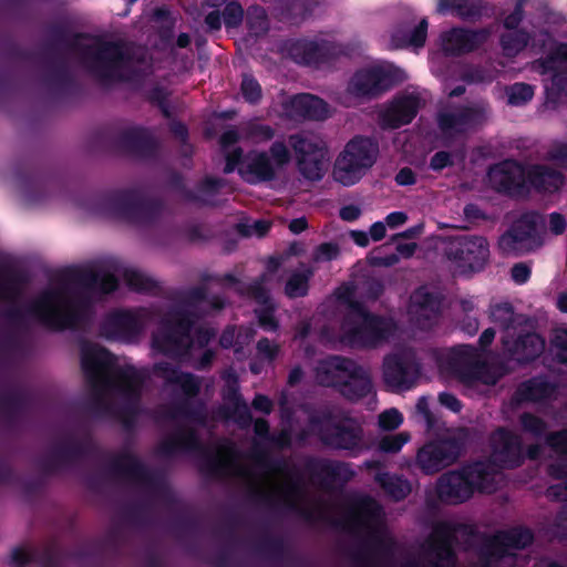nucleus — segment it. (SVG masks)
I'll return each mask as SVG.
<instances>
[{"mask_svg":"<svg viewBox=\"0 0 567 567\" xmlns=\"http://www.w3.org/2000/svg\"><path fill=\"white\" fill-rule=\"evenodd\" d=\"M317 381L327 386H338L350 400H357L372 392L369 373L344 357H329L316 369Z\"/></svg>","mask_w":567,"mask_h":567,"instance_id":"obj_8","label":"nucleus"},{"mask_svg":"<svg viewBox=\"0 0 567 567\" xmlns=\"http://www.w3.org/2000/svg\"><path fill=\"white\" fill-rule=\"evenodd\" d=\"M497 357H439L440 372L465 384H495L506 373Z\"/></svg>","mask_w":567,"mask_h":567,"instance_id":"obj_10","label":"nucleus"},{"mask_svg":"<svg viewBox=\"0 0 567 567\" xmlns=\"http://www.w3.org/2000/svg\"><path fill=\"white\" fill-rule=\"evenodd\" d=\"M489 316L491 320L504 330L514 328L515 324H520V319L523 318L522 315L515 313L514 306L508 301L492 305Z\"/></svg>","mask_w":567,"mask_h":567,"instance_id":"obj_45","label":"nucleus"},{"mask_svg":"<svg viewBox=\"0 0 567 567\" xmlns=\"http://www.w3.org/2000/svg\"><path fill=\"white\" fill-rule=\"evenodd\" d=\"M495 330L493 328L485 329L478 338V347L476 349L471 344H457L449 349L446 354H496L489 350L495 339Z\"/></svg>","mask_w":567,"mask_h":567,"instance_id":"obj_48","label":"nucleus"},{"mask_svg":"<svg viewBox=\"0 0 567 567\" xmlns=\"http://www.w3.org/2000/svg\"><path fill=\"white\" fill-rule=\"evenodd\" d=\"M158 316L157 307L116 310L105 318L101 331L109 340L135 344L140 342L145 327Z\"/></svg>","mask_w":567,"mask_h":567,"instance_id":"obj_11","label":"nucleus"},{"mask_svg":"<svg viewBox=\"0 0 567 567\" xmlns=\"http://www.w3.org/2000/svg\"><path fill=\"white\" fill-rule=\"evenodd\" d=\"M540 216L536 212L522 214L498 240L504 255L520 256L540 246L537 227Z\"/></svg>","mask_w":567,"mask_h":567,"instance_id":"obj_18","label":"nucleus"},{"mask_svg":"<svg viewBox=\"0 0 567 567\" xmlns=\"http://www.w3.org/2000/svg\"><path fill=\"white\" fill-rule=\"evenodd\" d=\"M16 177L29 204H38L43 200L47 188V181L39 169L31 162L19 165Z\"/></svg>","mask_w":567,"mask_h":567,"instance_id":"obj_32","label":"nucleus"},{"mask_svg":"<svg viewBox=\"0 0 567 567\" xmlns=\"http://www.w3.org/2000/svg\"><path fill=\"white\" fill-rule=\"evenodd\" d=\"M256 333V328L252 324L236 326V349L234 354H243L244 349L255 340Z\"/></svg>","mask_w":567,"mask_h":567,"instance_id":"obj_60","label":"nucleus"},{"mask_svg":"<svg viewBox=\"0 0 567 567\" xmlns=\"http://www.w3.org/2000/svg\"><path fill=\"white\" fill-rule=\"evenodd\" d=\"M555 392L553 385L543 379H533L523 383L516 391L515 398L518 402H537L550 398Z\"/></svg>","mask_w":567,"mask_h":567,"instance_id":"obj_42","label":"nucleus"},{"mask_svg":"<svg viewBox=\"0 0 567 567\" xmlns=\"http://www.w3.org/2000/svg\"><path fill=\"white\" fill-rule=\"evenodd\" d=\"M291 162V153L284 141H275L268 152L249 151L246 163L238 168V175L249 185L272 182L277 169L285 168Z\"/></svg>","mask_w":567,"mask_h":567,"instance_id":"obj_13","label":"nucleus"},{"mask_svg":"<svg viewBox=\"0 0 567 567\" xmlns=\"http://www.w3.org/2000/svg\"><path fill=\"white\" fill-rule=\"evenodd\" d=\"M444 257L471 271L482 270L489 258V245L478 235H451L441 240Z\"/></svg>","mask_w":567,"mask_h":567,"instance_id":"obj_15","label":"nucleus"},{"mask_svg":"<svg viewBox=\"0 0 567 567\" xmlns=\"http://www.w3.org/2000/svg\"><path fill=\"white\" fill-rule=\"evenodd\" d=\"M481 112L472 106H460L454 111L440 112L437 125L444 134H462L480 121Z\"/></svg>","mask_w":567,"mask_h":567,"instance_id":"obj_33","label":"nucleus"},{"mask_svg":"<svg viewBox=\"0 0 567 567\" xmlns=\"http://www.w3.org/2000/svg\"><path fill=\"white\" fill-rule=\"evenodd\" d=\"M123 279L128 289L135 292L156 295L159 290L157 281L135 269H125Z\"/></svg>","mask_w":567,"mask_h":567,"instance_id":"obj_46","label":"nucleus"},{"mask_svg":"<svg viewBox=\"0 0 567 567\" xmlns=\"http://www.w3.org/2000/svg\"><path fill=\"white\" fill-rule=\"evenodd\" d=\"M532 39L526 29L508 30L499 37L501 48L506 56H516L526 49Z\"/></svg>","mask_w":567,"mask_h":567,"instance_id":"obj_44","label":"nucleus"},{"mask_svg":"<svg viewBox=\"0 0 567 567\" xmlns=\"http://www.w3.org/2000/svg\"><path fill=\"white\" fill-rule=\"evenodd\" d=\"M349 308L342 326L352 346L374 348L394 334L396 324L392 319L369 312L360 301H351Z\"/></svg>","mask_w":567,"mask_h":567,"instance_id":"obj_7","label":"nucleus"},{"mask_svg":"<svg viewBox=\"0 0 567 567\" xmlns=\"http://www.w3.org/2000/svg\"><path fill=\"white\" fill-rule=\"evenodd\" d=\"M526 171L518 161L505 159L489 166L487 179L491 187L499 194L522 196L528 194Z\"/></svg>","mask_w":567,"mask_h":567,"instance_id":"obj_21","label":"nucleus"},{"mask_svg":"<svg viewBox=\"0 0 567 567\" xmlns=\"http://www.w3.org/2000/svg\"><path fill=\"white\" fill-rule=\"evenodd\" d=\"M311 277L312 271L310 269L291 274L285 285V295L290 299L306 297L309 292Z\"/></svg>","mask_w":567,"mask_h":567,"instance_id":"obj_50","label":"nucleus"},{"mask_svg":"<svg viewBox=\"0 0 567 567\" xmlns=\"http://www.w3.org/2000/svg\"><path fill=\"white\" fill-rule=\"evenodd\" d=\"M40 58L47 69L43 82L50 89L60 94H70L79 90L80 85L64 55L48 51L40 54Z\"/></svg>","mask_w":567,"mask_h":567,"instance_id":"obj_27","label":"nucleus"},{"mask_svg":"<svg viewBox=\"0 0 567 567\" xmlns=\"http://www.w3.org/2000/svg\"><path fill=\"white\" fill-rule=\"evenodd\" d=\"M166 378L169 382L178 384L186 395H194L199 389L197 380L192 374L172 370Z\"/></svg>","mask_w":567,"mask_h":567,"instance_id":"obj_56","label":"nucleus"},{"mask_svg":"<svg viewBox=\"0 0 567 567\" xmlns=\"http://www.w3.org/2000/svg\"><path fill=\"white\" fill-rule=\"evenodd\" d=\"M50 44L41 54L51 51L53 54H61L56 45H63L68 50L79 54L87 71L103 86H110L116 82L124 81L121 73L123 63L130 61L131 56L122 41H107L96 38L92 44H84L82 40L91 35L84 32L72 33L63 24H53L49 29Z\"/></svg>","mask_w":567,"mask_h":567,"instance_id":"obj_3","label":"nucleus"},{"mask_svg":"<svg viewBox=\"0 0 567 567\" xmlns=\"http://www.w3.org/2000/svg\"><path fill=\"white\" fill-rule=\"evenodd\" d=\"M546 340L534 331L520 332L508 354H545Z\"/></svg>","mask_w":567,"mask_h":567,"instance_id":"obj_43","label":"nucleus"},{"mask_svg":"<svg viewBox=\"0 0 567 567\" xmlns=\"http://www.w3.org/2000/svg\"><path fill=\"white\" fill-rule=\"evenodd\" d=\"M313 6L309 0H272L271 14L281 23L300 25L312 14Z\"/></svg>","mask_w":567,"mask_h":567,"instance_id":"obj_34","label":"nucleus"},{"mask_svg":"<svg viewBox=\"0 0 567 567\" xmlns=\"http://www.w3.org/2000/svg\"><path fill=\"white\" fill-rule=\"evenodd\" d=\"M532 540L533 535L528 529L513 528L497 533L491 543L487 566L514 567L516 564L514 550L526 547Z\"/></svg>","mask_w":567,"mask_h":567,"instance_id":"obj_22","label":"nucleus"},{"mask_svg":"<svg viewBox=\"0 0 567 567\" xmlns=\"http://www.w3.org/2000/svg\"><path fill=\"white\" fill-rule=\"evenodd\" d=\"M217 336V331L212 327H198L194 328L192 331V350L198 349L203 350L209 346V343L215 340Z\"/></svg>","mask_w":567,"mask_h":567,"instance_id":"obj_59","label":"nucleus"},{"mask_svg":"<svg viewBox=\"0 0 567 567\" xmlns=\"http://www.w3.org/2000/svg\"><path fill=\"white\" fill-rule=\"evenodd\" d=\"M534 70L542 75L549 74L545 84L546 102L553 106L567 99V42L553 47L545 56L534 61Z\"/></svg>","mask_w":567,"mask_h":567,"instance_id":"obj_16","label":"nucleus"},{"mask_svg":"<svg viewBox=\"0 0 567 567\" xmlns=\"http://www.w3.org/2000/svg\"><path fill=\"white\" fill-rule=\"evenodd\" d=\"M453 536L454 528L447 523H440L434 528L429 546L431 555H433L437 560V567H453Z\"/></svg>","mask_w":567,"mask_h":567,"instance_id":"obj_36","label":"nucleus"},{"mask_svg":"<svg viewBox=\"0 0 567 567\" xmlns=\"http://www.w3.org/2000/svg\"><path fill=\"white\" fill-rule=\"evenodd\" d=\"M240 92L244 100L252 105L260 102L262 97L261 85L251 74H244L240 83Z\"/></svg>","mask_w":567,"mask_h":567,"instance_id":"obj_55","label":"nucleus"},{"mask_svg":"<svg viewBox=\"0 0 567 567\" xmlns=\"http://www.w3.org/2000/svg\"><path fill=\"white\" fill-rule=\"evenodd\" d=\"M547 156L551 162L567 169V142H554L547 152Z\"/></svg>","mask_w":567,"mask_h":567,"instance_id":"obj_64","label":"nucleus"},{"mask_svg":"<svg viewBox=\"0 0 567 567\" xmlns=\"http://www.w3.org/2000/svg\"><path fill=\"white\" fill-rule=\"evenodd\" d=\"M29 282L28 271L14 267L9 261H0V299L14 300Z\"/></svg>","mask_w":567,"mask_h":567,"instance_id":"obj_37","label":"nucleus"},{"mask_svg":"<svg viewBox=\"0 0 567 567\" xmlns=\"http://www.w3.org/2000/svg\"><path fill=\"white\" fill-rule=\"evenodd\" d=\"M214 466L225 475L241 477L257 495L281 502L309 516H328L321 506L315 513L308 511L307 492L299 478L282 468L274 467L265 457H244L229 442L219 446Z\"/></svg>","mask_w":567,"mask_h":567,"instance_id":"obj_2","label":"nucleus"},{"mask_svg":"<svg viewBox=\"0 0 567 567\" xmlns=\"http://www.w3.org/2000/svg\"><path fill=\"white\" fill-rule=\"evenodd\" d=\"M225 184L223 178L206 176L196 185V189L186 192V200L203 206H216L215 197L220 193Z\"/></svg>","mask_w":567,"mask_h":567,"instance_id":"obj_41","label":"nucleus"},{"mask_svg":"<svg viewBox=\"0 0 567 567\" xmlns=\"http://www.w3.org/2000/svg\"><path fill=\"white\" fill-rule=\"evenodd\" d=\"M112 357H83L82 368L87 379L99 389L116 388L133 393L142 385L144 375L141 371L128 367L118 369Z\"/></svg>","mask_w":567,"mask_h":567,"instance_id":"obj_12","label":"nucleus"},{"mask_svg":"<svg viewBox=\"0 0 567 567\" xmlns=\"http://www.w3.org/2000/svg\"><path fill=\"white\" fill-rule=\"evenodd\" d=\"M382 378L389 391H406L416 384L420 378V367L413 357H385Z\"/></svg>","mask_w":567,"mask_h":567,"instance_id":"obj_25","label":"nucleus"},{"mask_svg":"<svg viewBox=\"0 0 567 567\" xmlns=\"http://www.w3.org/2000/svg\"><path fill=\"white\" fill-rule=\"evenodd\" d=\"M151 334V347L156 354H192V331L197 316L182 305L171 306L158 316Z\"/></svg>","mask_w":567,"mask_h":567,"instance_id":"obj_6","label":"nucleus"},{"mask_svg":"<svg viewBox=\"0 0 567 567\" xmlns=\"http://www.w3.org/2000/svg\"><path fill=\"white\" fill-rule=\"evenodd\" d=\"M267 277L265 274L260 275L251 282L238 289L241 296L252 299L258 306L267 305L274 299L271 298L269 289L265 286Z\"/></svg>","mask_w":567,"mask_h":567,"instance_id":"obj_49","label":"nucleus"},{"mask_svg":"<svg viewBox=\"0 0 567 567\" xmlns=\"http://www.w3.org/2000/svg\"><path fill=\"white\" fill-rule=\"evenodd\" d=\"M486 9L483 0H437L436 11L440 14H452L463 21L481 20Z\"/></svg>","mask_w":567,"mask_h":567,"instance_id":"obj_38","label":"nucleus"},{"mask_svg":"<svg viewBox=\"0 0 567 567\" xmlns=\"http://www.w3.org/2000/svg\"><path fill=\"white\" fill-rule=\"evenodd\" d=\"M499 477L495 464L480 462L443 474L436 483V493L442 502L460 504L471 498L475 491L494 492Z\"/></svg>","mask_w":567,"mask_h":567,"instance_id":"obj_5","label":"nucleus"},{"mask_svg":"<svg viewBox=\"0 0 567 567\" xmlns=\"http://www.w3.org/2000/svg\"><path fill=\"white\" fill-rule=\"evenodd\" d=\"M409 441H410V434L406 432H401L398 434L384 436L380 441L379 447L381 451L386 452V453H396Z\"/></svg>","mask_w":567,"mask_h":567,"instance_id":"obj_61","label":"nucleus"},{"mask_svg":"<svg viewBox=\"0 0 567 567\" xmlns=\"http://www.w3.org/2000/svg\"><path fill=\"white\" fill-rule=\"evenodd\" d=\"M115 145L118 150L141 159L156 157L158 153V142L145 127H130L120 132L115 138Z\"/></svg>","mask_w":567,"mask_h":567,"instance_id":"obj_29","label":"nucleus"},{"mask_svg":"<svg viewBox=\"0 0 567 567\" xmlns=\"http://www.w3.org/2000/svg\"><path fill=\"white\" fill-rule=\"evenodd\" d=\"M291 105L299 115L308 120L322 121L329 116L328 104L322 99L309 93L295 95Z\"/></svg>","mask_w":567,"mask_h":567,"instance_id":"obj_40","label":"nucleus"},{"mask_svg":"<svg viewBox=\"0 0 567 567\" xmlns=\"http://www.w3.org/2000/svg\"><path fill=\"white\" fill-rule=\"evenodd\" d=\"M246 27L250 34L259 38L269 31V19L264 7L250 6L246 13Z\"/></svg>","mask_w":567,"mask_h":567,"instance_id":"obj_47","label":"nucleus"},{"mask_svg":"<svg viewBox=\"0 0 567 567\" xmlns=\"http://www.w3.org/2000/svg\"><path fill=\"white\" fill-rule=\"evenodd\" d=\"M395 84L391 71L372 66L358 70L349 81L348 92L355 97L374 99L389 91Z\"/></svg>","mask_w":567,"mask_h":567,"instance_id":"obj_24","label":"nucleus"},{"mask_svg":"<svg viewBox=\"0 0 567 567\" xmlns=\"http://www.w3.org/2000/svg\"><path fill=\"white\" fill-rule=\"evenodd\" d=\"M246 163V154L240 146L235 147L233 151L228 152L225 156V166L224 173L230 174L235 171L238 172V168Z\"/></svg>","mask_w":567,"mask_h":567,"instance_id":"obj_63","label":"nucleus"},{"mask_svg":"<svg viewBox=\"0 0 567 567\" xmlns=\"http://www.w3.org/2000/svg\"><path fill=\"white\" fill-rule=\"evenodd\" d=\"M492 458L497 467H516L523 461L520 439L503 429L497 430L492 439Z\"/></svg>","mask_w":567,"mask_h":567,"instance_id":"obj_31","label":"nucleus"},{"mask_svg":"<svg viewBox=\"0 0 567 567\" xmlns=\"http://www.w3.org/2000/svg\"><path fill=\"white\" fill-rule=\"evenodd\" d=\"M286 49L293 62L316 69L332 64L340 56L348 54L347 45L320 37L291 40Z\"/></svg>","mask_w":567,"mask_h":567,"instance_id":"obj_14","label":"nucleus"},{"mask_svg":"<svg viewBox=\"0 0 567 567\" xmlns=\"http://www.w3.org/2000/svg\"><path fill=\"white\" fill-rule=\"evenodd\" d=\"M379 152V144L373 138L354 136L336 159L334 179L343 186L357 184L375 164Z\"/></svg>","mask_w":567,"mask_h":567,"instance_id":"obj_9","label":"nucleus"},{"mask_svg":"<svg viewBox=\"0 0 567 567\" xmlns=\"http://www.w3.org/2000/svg\"><path fill=\"white\" fill-rule=\"evenodd\" d=\"M429 22L426 18L413 25L411 22L399 24L391 35L392 43L400 49L423 48L427 38Z\"/></svg>","mask_w":567,"mask_h":567,"instance_id":"obj_39","label":"nucleus"},{"mask_svg":"<svg viewBox=\"0 0 567 567\" xmlns=\"http://www.w3.org/2000/svg\"><path fill=\"white\" fill-rule=\"evenodd\" d=\"M444 297L426 286L416 288L410 297L409 313L411 321L421 330L431 329L442 313Z\"/></svg>","mask_w":567,"mask_h":567,"instance_id":"obj_23","label":"nucleus"},{"mask_svg":"<svg viewBox=\"0 0 567 567\" xmlns=\"http://www.w3.org/2000/svg\"><path fill=\"white\" fill-rule=\"evenodd\" d=\"M460 455V446L451 440L430 442L421 447L416 464L425 474H434L453 464Z\"/></svg>","mask_w":567,"mask_h":567,"instance_id":"obj_26","label":"nucleus"},{"mask_svg":"<svg viewBox=\"0 0 567 567\" xmlns=\"http://www.w3.org/2000/svg\"><path fill=\"white\" fill-rule=\"evenodd\" d=\"M310 427L326 445L333 449L353 451L362 445V430L352 420L337 421L330 416H324L320 420H313Z\"/></svg>","mask_w":567,"mask_h":567,"instance_id":"obj_19","label":"nucleus"},{"mask_svg":"<svg viewBox=\"0 0 567 567\" xmlns=\"http://www.w3.org/2000/svg\"><path fill=\"white\" fill-rule=\"evenodd\" d=\"M164 207L161 198L150 197L143 189L131 187L97 194L90 209L135 226H152L159 220Z\"/></svg>","mask_w":567,"mask_h":567,"instance_id":"obj_4","label":"nucleus"},{"mask_svg":"<svg viewBox=\"0 0 567 567\" xmlns=\"http://www.w3.org/2000/svg\"><path fill=\"white\" fill-rule=\"evenodd\" d=\"M506 93L509 105L522 106L533 99L534 86L528 83L517 82L508 86Z\"/></svg>","mask_w":567,"mask_h":567,"instance_id":"obj_53","label":"nucleus"},{"mask_svg":"<svg viewBox=\"0 0 567 567\" xmlns=\"http://www.w3.org/2000/svg\"><path fill=\"white\" fill-rule=\"evenodd\" d=\"M420 106V97L414 94L396 96L380 112V126L384 130H396L408 125L417 115Z\"/></svg>","mask_w":567,"mask_h":567,"instance_id":"obj_30","label":"nucleus"},{"mask_svg":"<svg viewBox=\"0 0 567 567\" xmlns=\"http://www.w3.org/2000/svg\"><path fill=\"white\" fill-rule=\"evenodd\" d=\"M289 144L296 154L297 168L302 177L311 182L321 181L327 171L326 146L300 134L290 135Z\"/></svg>","mask_w":567,"mask_h":567,"instance_id":"obj_20","label":"nucleus"},{"mask_svg":"<svg viewBox=\"0 0 567 567\" xmlns=\"http://www.w3.org/2000/svg\"><path fill=\"white\" fill-rule=\"evenodd\" d=\"M169 92L161 85L152 87L147 94L146 100L154 106H156L165 118H172L173 113L169 105Z\"/></svg>","mask_w":567,"mask_h":567,"instance_id":"obj_54","label":"nucleus"},{"mask_svg":"<svg viewBox=\"0 0 567 567\" xmlns=\"http://www.w3.org/2000/svg\"><path fill=\"white\" fill-rule=\"evenodd\" d=\"M343 527L365 534L372 539H380L385 534L383 513L377 502L360 496L347 507L341 522Z\"/></svg>","mask_w":567,"mask_h":567,"instance_id":"obj_17","label":"nucleus"},{"mask_svg":"<svg viewBox=\"0 0 567 567\" xmlns=\"http://www.w3.org/2000/svg\"><path fill=\"white\" fill-rule=\"evenodd\" d=\"M276 311L277 303L275 301L254 309L257 323L265 332H277L279 330L280 323L276 317Z\"/></svg>","mask_w":567,"mask_h":567,"instance_id":"obj_52","label":"nucleus"},{"mask_svg":"<svg viewBox=\"0 0 567 567\" xmlns=\"http://www.w3.org/2000/svg\"><path fill=\"white\" fill-rule=\"evenodd\" d=\"M246 135L256 143L267 142L275 136V130L268 124L250 122L246 126Z\"/></svg>","mask_w":567,"mask_h":567,"instance_id":"obj_58","label":"nucleus"},{"mask_svg":"<svg viewBox=\"0 0 567 567\" xmlns=\"http://www.w3.org/2000/svg\"><path fill=\"white\" fill-rule=\"evenodd\" d=\"M340 248L337 243H322L315 249L313 259L316 261H331L338 258Z\"/></svg>","mask_w":567,"mask_h":567,"instance_id":"obj_62","label":"nucleus"},{"mask_svg":"<svg viewBox=\"0 0 567 567\" xmlns=\"http://www.w3.org/2000/svg\"><path fill=\"white\" fill-rule=\"evenodd\" d=\"M221 16L227 29L237 28L243 22L244 9L238 1H229L225 4Z\"/></svg>","mask_w":567,"mask_h":567,"instance_id":"obj_57","label":"nucleus"},{"mask_svg":"<svg viewBox=\"0 0 567 567\" xmlns=\"http://www.w3.org/2000/svg\"><path fill=\"white\" fill-rule=\"evenodd\" d=\"M377 481L385 493L394 499H402L411 492L410 483L395 475L380 474L377 476Z\"/></svg>","mask_w":567,"mask_h":567,"instance_id":"obj_51","label":"nucleus"},{"mask_svg":"<svg viewBox=\"0 0 567 567\" xmlns=\"http://www.w3.org/2000/svg\"><path fill=\"white\" fill-rule=\"evenodd\" d=\"M58 287L42 289L22 311L11 307L7 318L22 324L25 316L51 332L78 331L86 321L92 308L90 292L109 295L118 287V279L111 272L66 267L60 270Z\"/></svg>","mask_w":567,"mask_h":567,"instance_id":"obj_1","label":"nucleus"},{"mask_svg":"<svg viewBox=\"0 0 567 567\" xmlns=\"http://www.w3.org/2000/svg\"><path fill=\"white\" fill-rule=\"evenodd\" d=\"M526 183L538 193L553 194L558 192L564 183L565 176L561 172L546 165H532L526 171Z\"/></svg>","mask_w":567,"mask_h":567,"instance_id":"obj_35","label":"nucleus"},{"mask_svg":"<svg viewBox=\"0 0 567 567\" xmlns=\"http://www.w3.org/2000/svg\"><path fill=\"white\" fill-rule=\"evenodd\" d=\"M486 29L454 27L441 34V45L445 55L460 56L477 50L488 38Z\"/></svg>","mask_w":567,"mask_h":567,"instance_id":"obj_28","label":"nucleus"}]
</instances>
